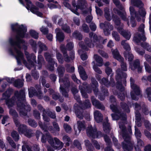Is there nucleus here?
Instances as JSON below:
<instances>
[{
    "instance_id": "nucleus-1",
    "label": "nucleus",
    "mask_w": 151,
    "mask_h": 151,
    "mask_svg": "<svg viewBox=\"0 0 151 151\" xmlns=\"http://www.w3.org/2000/svg\"><path fill=\"white\" fill-rule=\"evenodd\" d=\"M11 28L12 31L17 34L16 36V40L15 41L13 38H11L9 39V43L11 46L14 47L17 54L16 58L18 64L21 65V60L24 59V55L20 50H18L17 48L16 47L21 49V44L25 43V41L22 39L25 37L26 35H27V34L26 33L27 31V28L26 27H24L22 24L20 25L18 23H16L11 24Z\"/></svg>"
},
{
    "instance_id": "nucleus-2",
    "label": "nucleus",
    "mask_w": 151,
    "mask_h": 151,
    "mask_svg": "<svg viewBox=\"0 0 151 151\" xmlns=\"http://www.w3.org/2000/svg\"><path fill=\"white\" fill-rule=\"evenodd\" d=\"M116 73L117 75L115 78L116 81V88L118 91L116 90L115 94L117 95L118 97L123 101L125 99L126 92L125 91V88L123 86L122 83L125 86H126L127 74L122 72L120 68L117 69Z\"/></svg>"
},
{
    "instance_id": "nucleus-3",
    "label": "nucleus",
    "mask_w": 151,
    "mask_h": 151,
    "mask_svg": "<svg viewBox=\"0 0 151 151\" xmlns=\"http://www.w3.org/2000/svg\"><path fill=\"white\" fill-rule=\"evenodd\" d=\"M15 95L18 99L17 102V106L20 110L19 112L20 114L24 116H26L27 112L31 110V107L29 105H25L24 103L26 101L25 94L24 90L21 89L18 92L17 91L15 93Z\"/></svg>"
},
{
    "instance_id": "nucleus-4",
    "label": "nucleus",
    "mask_w": 151,
    "mask_h": 151,
    "mask_svg": "<svg viewBox=\"0 0 151 151\" xmlns=\"http://www.w3.org/2000/svg\"><path fill=\"white\" fill-rule=\"evenodd\" d=\"M145 26L144 24H141L138 28V30L139 31L142 32V35L137 33L135 34L133 38V40L137 43H139L141 40L144 42L146 41V38L144 35V28Z\"/></svg>"
},
{
    "instance_id": "nucleus-5",
    "label": "nucleus",
    "mask_w": 151,
    "mask_h": 151,
    "mask_svg": "<svg viewBox=\"0 0 151 151\" xmlns=\"http://www.w3.org/2000/svg\"><path fill=\"white\" fill-rule=\"evenodd\" d=\"M132 91L130 92V95L131 98L132 100L137 101L139 99L138 96L141 95V91L139 87L137 85L131 87Z\"/></svg>"
},
{
    "instance_id": "nucleus-6",
    "label": "nucleus",
    "mask_w": 151,
    "mask_h": 151,
    "mask_svg": "<svg viewBox=\"0 0 151 151\" xmlns=\"http://www.w3.org/2000/svg\"><path fill=\"white\" fill-rule=\"evenodd\" d=\"M55 32L56 33V37L57 40L60 42H63L65 38L64 33L58 28L55 29Z\"/></svg>"
},
{
    "instance_id": "nucleus-7",
    "label": "nucleus",
    "mask_w": 151,
    "mask_h": 151,
    "mask_svg": "<svg viewBox=\"0 0 151 151\" xmlns=\"http://www.w3.org/2000/svg\"><path fill=\"white\" fill-rule=\"evenodd\" d=\"M91 101L92 104L95 107L102 110H105V107L104 105L101 104L99 101L96 99L94 96L91 97Z\"/></svg>"
},
{
    "instance_id": "nucleus-8",
    "label": "nucleus",
    "mask_w": 151,
    "mask_h": 151,
    "mask_svg": "<svg viewBox=\"0 0 151 151\" xmlns=\"http://www.w3.org/2000/svg\"><path fill=\"white\" fill-rule=\"evenodd\" d=\"M96 131H97V129L96 128L93 129L92 126L88 127L86 130L87 136L93 138H96Z\"/></svg>"
},
{
    "instance_id": "nucleus-9",
    "label": "nucleus",
    "mask_w": 151,
    "mask_h": 151,
    "mask_svg": "<svg viewBox=\"0 0 151 151\" xmlns=\"http://www.w3.org/2000/svg\"><path fill=\"white\" fill-rule=\"evenodd\" d=\"M122 137L124 139L125 143H132L131 141V137L128 133L126 128L124 127L122 130Z\"/></svg>"
},
{
    "instance_id": "nucleus-10",
    "label": "nucleus",
    "mask_w": 151,
    "mask_h": 151,
    "mask_svg": "<svg viewBox=\"0 0 151 151\" xmlns=\"http://www.w3.org/2000/svg\"><path fill=\"white\" fill-rule=\"evenodd\" d=\"M52 126H49L48 129L50 131H51L52 132L56 133L60 131V128L58 124L55 121L52 122Z\"/></svg>"
},
{
    "instance_id": "nucleus-11",
    "label": "nucleus",
    "mask_w": 151,
    "mask_h": 151,
    "mask_svg": "<svg viewBox=\"0 0 151 151\" xmlns=\"http://www.w3.org/2000/svg\"><path fill=\"white\" fill-rule=\"evenodd\" d=\"M117 30L118 32L125 38L127 40H129L131 36L129 32L128 33L124 30H123V28L121 27H118Z\"/></svg>"
},
{
    "instance_id": "nucleus-12",
    "label": "nucleus",
    "mask_w": 151,
    "mask_h": 151,
    "mask_svg": "<svg viewBox=\"0 0 151 151\" xmlns=\"http://www.w3.org/2000/svg\"><path fill=\"white\" fill-rule=\"evenodd\" d=\"M9 114L12 116L13 119L15 124L17 125H18L19 124V121L17 119L18 115L16 111L11 109L9 110Z\"/></svg>"
},
{
    "instance_id": "nucleus-13",
    "label": "nucleus",
    "mask_w": 151,
    "mask_h": 151,
    "mask_svg": "<svg viewBox=\"0 0 151 151\" xmlns=\"http://www.w3.org/2000/svg\"><path fill=\"white\" fill-rule=\"evenodd\" d=\"M103 128L104 131L106 134H109L111 128L110 123L109 122V120L108 119L106 122H103Z\"/></svg>"
},
{
    "instance_id": "nucleus-14",
    "label": "nucleus",
    "mask_w": 151,
    "mask_h": 151,
    "mask_svg": "<svg viewBox=\"0 0 151 151\" xmlns=\"http://www.w3.org/2000/svg\"><path fill=\"white\" fill-rule=\"evenodd\" d=\"M92 85H91L93 89V91L94 93H97L98 91V88L99 84L98 82L95 78L92 77L91 79Z\"/></svg>"
},
{
    "instance_id": "nucleus-15",
    "label": "nucleus",
    "mask_w": 151,
    "mask_h": 151,
    "mask_svg": "<svg viewBox=\"0 0 151 151\" xmlns=\"http://www.w3.org/2000/svg\"><path fill=\"white\" fill-rule=\"evenodd\" d=\"M79 87L85 90L88 93H91L92 90V87L90 85L87 84L86 82H84L82 86H79Z\"/></svg>"
},
{
    "instance_id": "nucleus-16",
    "label": "nucleus",
    "mask_w": 151,
    "mask_h": 151,
    "mask_svg": "<svg viewBox=\"0 0 151 151\" xmlns=\"http://www.w3.org/2000/svg\"><path fill=\"white\" fill-rule=\"evenodd\" d=\"M122 144L124 151H131L133 150V146L132 143H125L123 142Z\"/></svg>"
},
{
    "instance_id": "nucleus-17",
    "label": "nucleus",
    "mask_w": 151,
    "mask_h": 151,
    "mask_svg": "<svg viewBox=\"0 0 151 151\" xmlns=\"http://www.w3.org/2000/svg\"><path fill=\"white\" fill-rule=\"evenodd\" d=\"M79 103L81 105L82 107L81 109H85L91 107V104L88 99H86L83 102L81 101L79 102Z\"/></svg>"
},
{
    "instance_id": "nucleus-18",
    "label": "nucleus",
    "mask_w": 151,
    "mask_h": 151,
    "mask_svg": "<svg viewBox=\"0 0 151 151\" xmlns=\"http://www.w3.org/2000/svg\"><path fill=\"white\" fill-rule=\"evenodd\" d=\"M113 27L111 28L110 22H106V24L103 29L104 34L105 35L108 36L110 34V30H112Z\"/></svg>"
},
{
    "instance_id": "nucleus-19",
    "label": "nucleus",
    "mask_w": 151,
    "mask_h": 151,
    "mask_svg": "<svg viewBox=\"0 0 151 151\" xmlns=\"http://www.w3.org/2000/svg\"><path fill=\"white\" fill-rule=\"evenodd\" d=\"M57 70L59 78H63L65 71V68L64 66L62 65H59L57 68Z\"/></svg>"
},
{
    "instance_id": "nucleus-20",
    "label": "nucleus",
    "mask_w": 151,
    "mask_h": 151,
    "mask_svg": "<svg viewBox=\"0 0 151 151\" xmlns=\"http://www.w3.org/2000/svg\"><path fill=\"white\" fill-rule=\"evenodd\" d=\"M54 140L55 143V144L57 145L55 146V145L54 146L56 147L55 149L57 150H59L62 149L63 146L64 144L57 137H55L54 138Z\"/></svg>"
},
{
    "instance_id": "nucleus-21",
    "label": "nucleus",
    "mask_w": 151,
    "mask_h": 151,
    "mask_svg": "<svg viewBox=\"0 0 151 151\" xmlns=\"http://www.w3.org/2000/svg\"><path fill=\"white\" fill-rule=\"evenodd\" d=\"M13 90L12 88H9L2 94V97L3 100H6L9 99L12 93Z\"/></svg>"
},
{
    "instance_id": "nucleus-22",
    "label": "nucleus",
    "mask_w": 151,
    "mask_h": 151,
    "mask_svg": "<svg viewBox=\"0 0 151 151\" xmlns=\"http://www.w3.org/2000/svg\"><path fill=\"white\" fill-rule=\"evenodd\" d=\"M80 107L78 106V107H76L75 106L74 109L75 110V113L78 118L80 119H82L83 118V112L81 111L79 108Z\"/></svg>"
},
{
    "instance_id": "nucleus-23",
    "label": "nucleus",
    "mask_w": 151,
    "mask_h": 151,
    "mask_svg": "<svg viewBox=\"0 0 151 151\" xmlns=\"http://www.w3.org/2000/svg\"><path fill=\"white\" fill-rule=\"evenodd\" d=\"M131 2L133 5L137 7L139 9L142 8L144 6L142 1L140 0H131Z\"/></svg>"
},
{
    "instance_id": "nucleus-24",
    "label": "nucleus",
    "mask_w": 151,
    "mask_h": 151,
    "mask_svg": "<svg viewBox=\"0 0 151 151\" xmlns=\"http://www.w3.org/2000/svg\"><path fill=\"white\" fill-rule=\"evenodd\" d=\"M16 127H18V131L19 133L23 134L26 129L27 128V126L24 124H20L19 122V124L17 125H15Z\"/></svg>"
},
{
    "instance_id": "nucleus-25",
    "label": "nucleus",
    "mask_w": 151,
    "mask_h": 151,
    "mask_svg": "<svg viewBox=\"0 0 151 151\" xmlns=\"http://www.w3.org/2000/svg\"><path fill=\"white\" fill-rule=\"evenodd\" d=\"M52 99L55 100H59L61 103L63 102L64 101V98L62 96H61L60 94L58 93H53L52 95Z\"/></svg>"
},
{
    "instance_id": "nucleus-26",
    "label": "nucleus",
    "mask_w": 151,
    "mask_h": 151,
    "mask_svg": "<svg viewBox=\"0 0 151 151\" xmlns=\"http://www.w3.org/2000/svg\"><path fill=\"white\" fill-rule=\"evenodd\" d=\"M94 58L96 63L98 64V66H101L103 64V60L102 58L97 54H94Z\"/></svg>"
},
{
    "instance_id": "nucleus-27",
    "label": "nucleus",
    "mask_w": 151,
    "mask_h": 151,
    "mask_svg": "<svg viewBox=\"0 0 151 151\" xmlns=\"http://www.w3.org/2000/svg\"><path fill=\"white\" fill-rule=\"evenodd\" d=\"M15 99L14 97L5 100L6 104L8 108L12 107L14 105Z\"/></svg>"
},
{
    "instance_id": "nucleus-28",
    "label": "nucleus",
    "mask_w": 151,
    "mask_h": 151,
    "mask_svg": "<svg viewBox=\"0 0 151 151\" xmlns=\"http://www.w3.org/2000/svg\"><path fill=\"white\" fill-rule=\"evenodd\" d=\"M86 4V0H78L77 4V8L81 10L84 9L85 7V5Z\"/></svg>"
},
{
    "instance_id": "nucleus-29",
    "label": "nucleus",
    "mask_w": 151,
    "mask_h": 151,
    "mask_svg": "<svg viewBox=\"0 0 151 151\" xmlns=\"http://www.w3.org/2000/svg\"><path fill=\"white\" fill-rule=\"evenodd\" d=\"M37 45L39 47V53H40L43 50L46 51L47 50V46L41 42H38Z\"/></svg>"
},
{
    "instance_id": "nucleus-30",
    "label": "nucleus",
    "mask_w": 151,
    "mask_h": 151,
    "mask_svg": "<svg viewBox=\"0 0 151 151\" xmlns=\"http://www.w3.org/2000/svg\"><path fill=\"white\" fill-rule=\"evenodd\" d=\"M36 56L33 54H31V55L27 57V61L31 65L34 66V63L32 60L36 63Z\"/></svg>"
},
{
    "instance_id": "nucleus-31",
    "label": "nucleus",
    "mask_w": 151,
    "mask_h": 151,
    "mask_svg": "<svg viewBox=\"0 0 151 151\" xmlns=\"http://www.w3.org/2000/svg\"><path fill=\"white\" fill-rule=\"evenodd\" d=\"M24 85L22 81L20 79H18L15 80L14 82V86L16 87L20 88L22 87Z\"/></svg>"
},
{
    "instance_id": "nucleus-32",
    "label": "nucleus",
    "mask_w": 151,
    "mask_h": 151,
    "mask_svg": "<svg viewBox=\"0 0 151 151\" xmlns=\"http://www.w3.org/2000/svg\"><path fill=\"white\" fill-rule=\"evenodd\" d=\"M112 52L114 58L119 61L123 58L120 55L119 52L117 50H113Z\"/></svg>"
},
{
    "instance_id": "nucleus-33",
    "label": "nucleus",
    "mask_w": 151,
    "mask_h": 151,
    "mask_svg": "<svg viewBox=\"0 0 151 151\" xmlns=\"http://www.w3.org/2000/svg\"><path fill=\"white\" fill-rule=\"evenodd\" d=\"M59 81L60 82L63 83L66 87L69 86L70 83L68 78L64 77L63 78H59Z\"/></svg>"
},
{
    "instance_id": "nucleus-34",
    "label": "nucleus",
    "mask_w": 151,
    "mask_h": 151,
    "mask_svg": "<svg viewBox=\"0 0 151 151\" xmlns=\"http://www.w3.org/2000/svg\"><path fill=\"white\" fill-rule=\"evenodd\" d=\"M120 106L122 109L125 112L129 113L130 112V109L129 105L124 102H121L120 104Z\"/></svg>"
},
{
    "instance_id": "nucleus-35",
    "label": "nucleus",
    "mask_w": 151,
    "mask_h": 151,
    "mask_svg": "<svg viewBox=\"0 0 151 151\" xmlns=\"http://www.w3.org/2000/svg\"><path fill=\"white\" fill-rule=\"evenodd\" d=\"M84 142L87 151H93V147L90 142L88 140H86Z\"/></svg>"
},
{
    "instance_id": "nucleus-36",
    "label": "nucleus",
    "mask_w": 151,
    "mask_h": 151,
    "mask_svg": "<svg viewBox=\"0 0 151 151\" xmlns=\"http://www.w3.org/2000/svg\"><path fill=\"white\" fill-rule=\"evenodd\" d=\"M113 21L116 25L119 26L121 24V21L120 18L116 15L113 14L112 17Z\"/></svg>"
},
{
    "instance_id": "nucleus-37",
    "label": "nucleus",
    "mask_w": 151,
    "mask_h": 151,
    "mask_svg": "<svg viewBox=\"0 0 151 151\" xmlns=\"http://www.w3.org/2000/svg\"><path fill=\"white\" fill-rule=\"evenodd\" d=\"M44 55L46 60L48 62V63L55 61L52 58L51 55L49 52H45L44 54Z\"/></svg>"
},
{
    "instance_id": "nucleus-38",
    "label": "nucleus",
    "mask_w": 151,
    "mask_h": 151,
    "mask_svg": "<svg viewBox=\"0 0 151 151\" xmlns=\"http://www.w3.org/2000/svg\"><path fill=\"white\" fill-rule=\"evenodd\" d=\"M29 43L30 45L31 46L33 51L35 52H36L37 49L36 42L33 39H31L29 40Z\"/></svg>"
},
{
    "instance_id": "nucleus-39",
    "label": "nucleus",
    "mask_w": 151,
    "mask_h": 151,
    "mask_svg": "<svg viewBox=\"0 0 151 151\" xmlns=\"http://www.w3.org/2000/svg\"><path fill=\"white\" fill-rule=\"evenodd\" d=\"M121 63V68H120L122 71H126L127 70V67L126 64L124 62V58L119 61Z\"/></svg>"
},
{
    "instance_id": "nucleus-40",
    "label": "nucleus",
    "mask_w": 151,
    "mask_h": 151,
    "mask_svg": "<svg viewBox=\"0 0 151 151\" xmlns=\"http://www.w3.org/2000/svg\"><path fill=\"white\" fill-rule=\"evenodd\" d=\"M125 57L127 58L129 62L132 61L134 58L133 55L129 52H124V53Z\"/></svg>"
},
{
    "instance_id": "nucleus-41",
    "label": "nucleus",
    "mask_w": 151,
    "mask_h": 151,
    "mask_svg": "<svg viewBox=\"0 0 151 151\" xmlns=\"http://www.w3.org/2000/svg\"><path fill=\"white\" fill-rule=\"evenodd\" d=\"M126 40H123L121 42V45L123 46L124 48L127 51L129 52L131 48L129 45L127 43L125 42Z\"/></svg>"
},
{
    "instance_id": "nucleus-42",
    "label": "nucleus",
    "mask_w": 151,
    "mask_h": 151,
    "mask_svg": "<svg viewBox=\"0 0 151 151\" xmlns=\"http://www.w3.org/2000/svg\"><path fill=\"white\" fill-rule=\"evenodd\" d=\"M61 29L64 32L67 34H70L71 33L70 27L66 24L62 26Z\"/></svg>"
},
{
    "instance_id": "nucleus-43",
    "label": "nucleus",
    "mask_w": 151,
    "mask_h": 151,
    "mask_svg": "<svg viewBox=\"0 0 151 151\" xmlns=\"http://www.w3.org/2000/svg\"><path fill=\"white\" fill-rule=\"evenodd\" d=\"M60 92L61 93L63 96L66 98H68V97L69 95L68 92L66 89L63 87L60 86Z\"/></svg>"
},
{
    "instance_id": "nucleus-44",
    "label": "nucleus",
    "mask_w": 151,
    "mask_h": 151,
    "mask_svg": "<svg viewBox=\"0 0 151 151\" xmlns=\"http://www.w3.org/2000/svg\"><path fill=\"white\" fill-rule=\"evenodd\" d=\"M72 35L73 37H75L76 39L77 40H82V35L81 33L78 32L77 31H74V32L73 33Z\"/></svg>"
},
{
    "instance_id": "nucleus-45",
    "label": "nucleus",
    "mask_w": 151,
    "mask_h": 151,
    "mask_svg": "<svg viewBox=\"0 0 151 151\" xmlns=\"http://www.w3.org/2000/svg\"><path fill=\"white\" fill-rule=\"evenodd\" d=\"M29 33L30 36L35 39H37L39 37V33L35 30H30Z\"/></svg>"
},
{
    "instance_id": "nucleus-46",
    "label": "nucleus",
    "mask_w": 151,
    "mask_h": 151,
    "mask_svg": "<svg viewBox=\"0 0 151 151\" xmlns=\"http://www.w3.org/2000/svg\"><path fill=\"white\" fill-rule=\"evenodd\" d=\"M11 136L14 140L16 142L18 141L19 139V134L16 131L14 130L11 133Z\"/></svg>"
},
{
    "instance_id": "nucleus-47",
    "label": "nucleus",
    "mask_w": 151,
    "mask_h": 151,
    "mask_svg": "<svg viewBox=\"0 0 151 151\" xmlns=\"http://www.w3.org/2000/svg\"><path fill=\"white\" fill-rule=\"evenodd\" d=\"M28 122L29 125L34 128L36 127L37 126V122L34 119L31 118L28 119Z\"/></svg>"
},
{
    "instance_id": "nucleus-48",
    "label": "nucleus",
    "mask_w": 151,
    "mask_h": 151,
    "mask_svg": "<svg viewBox=\"0 0 151 151\" xmlns=\"http://www.w3.org/2000/svg\"><path fill=\"white\" fill-rule=\"evenodd\" d=\"M44 61L43 56L41 55H38V56L37 64L39 66V69H40L42 67V63Z\"/></svg>"
},
{
    "instance_id": "nucleus-49",
    "label": "nucleus",
    "mask_w": 151,
    "mask_h": 151,
    "mask_svg": "<svg viewBox=\"0 0 151 151\" xmlns=\"http://www.w3.org/2000/svg\"><path fill=\"white\" fill-rule=\"evenodd\" d=\"M109 80L108 78L103 77L101 81H100L99 83L102 85H104L106 87H109Z\"/></svg>"
},
{
    "instance_id": "nucleus-50",
    "label": "nucleus",
    "mask_w": 151,
    "mask_h": 151,
    "mask_svg": "<svg viewBox=\"0 0 151 151\" xmlns=\"http://www.w3.org/2000/svg\"><path fill=\"white\" fill-rule=\"evenodd\" d=\"M48 132L46 133L45 134H42L41 139L42 142L43 143H46L48 138V136L50 135Z\"/></svg>"
},
{
    "instance_id": "nucleus-51",
    "label": "nucleus",
    "mask_w": 151,
    "mask_h": 151,
    "mask_svg": "<svg viewBox=\"0 0 151 151\" xmlns=\"http://www.w3.org/2000/svg\"><path fill=\"white\" fill-rule=\"evenodd\" d=\"M110 108L113 112L115 113H117V114H120V112L116 105L113 104H111L110 105Z\"/></svg>"
},
{
    "instance_id": "nucleus-52",
    "label": "nucleus",
    "mask_w": 151,
    "mask_h": 151,
    "mask_svg": "<svg viewBox=\"0 0 151 151\" xmlns=\"http://www.w3.org/2000/svg\"><path fill=\"white\" fill-rule=\"evenodd\" d=\"M77 124L78 129L79 132H80L81 130H84L85 129L86 127L84 124L81 121H78Z\"/></svg>"
},
{
    "instance_id": "nucleus-53",
    "label": "nucleus",
    "mask_w": 151,
    "mask_h": 151,
    "mask_svg": "<svg viewBox=\"0 0 151 151\" xmlns=\"http://www.w3.org/2000/svg\"><path fill=\"white\" fill-rule=\"evenodd\" d=\"M32 130L29 129L27 128L23 134L28 138H30L32 137Z\"/></svg>"
},
{
    "instance_id": "nucleus-54",
    "label": "nucleus",
    "mask_w": 151,
    "mask_h": 151,
    "mask_svg": "<svg viewBox=\"0 0 151 151\" xmlns=\"http://www.w3.org/2000/svg\"><path fill=\"white\" fill-rule=\"evenodd\" d=\"M103 137L106 144L108 145H110L111 143V142L109 136L106 134H104Z\"/></svg>"
},
{
    "instance_id": "nucleus-55",
    "label": "nucleus",
    "mask_w": 151,
    "mask_h": 151,
    "mask_svg": "<svg viewBox=\"0 0 151 151\" xmlns=\"http://www.w3.org/2000/svg\"><path fill=\"white\" fill-rule=\"evenodd\" d=\"M139 15L142 18H144L145 17L146 14V12L145 9L143 7L141 9H139Z\"/></svg>"
},
{
    "instance_id": "nucleus-56",
    "label": "nucleus",
    "mask_w": 151,
    "mask_h": 151,
    "mask_svg": "<svg viewBox=\"0 0 151 151\" xmlns=\"http://www.w3.org/2000/svg\"><path fill=\"white\" fill-rule=\"evenodd\" d=\"M7 140L9 144L14 149H15L16 147V145L15 142L12 139L11 137H7Z\"/></svg>"
},
{
    "instance_id": "nucleus-57",
    "label": "nucleus",
    "mask_w": 151,
    "mask_h": 151,
    "mask_svg": "<svg viewBox=\"0 0 151 151\" xmlns=\"http://www.w3.org/2000/svg\"><path fill=\"white\" fill-rule=\"evenodd\" d=\"M112 35L116 41H119L120 40L119 35L117 32L113 31L112 33Z\"/></svg>"
},
{
    "instance_id": "nucleus-58",
    "label": "nucleus",
    "mask_w": 151,
    "mask_h": 151,
    "mask_svg": "<svg viewBox=\"0 0 151 151\" xmlns=\"http://www.w3.org/2000/svg\"><path fill=\"white\" fill-rule=\"evenodd\" d=\"M56 57L59 63L61 64L63 63L64 62V60L63 59L62 55L59 52L57 53Z\"/></svg>"
},
{
    "instance_id": "nucleus-59",
    "label": "nucleus",
    "mask_w": 151,
    "mask_h": 151,
    "mask_svg": "<svg viewBox=\"0 0 151 151\" xmlns=\"http://www.w3.org/2000/svg\"><path fill=\"white\" fill-rule=\"evenodd\" d=\"M135 135L137 139L140 138L142 136L140 130L136 126L135 127Z\"/></svg>"
},
{
    "instance_id": "nucleus-60",
    "label": "nucleus",
    "mask_w": 151,
    "mask_h": 151,
    "mask_svg": "<svg viewBox=\"0 0 151 151\" xmlns=\"http://www.w3.org/2000/svg\"><path fill=\"white\" fill-rule=\"evenodd\" d=\"M74 145L79 150L82 149L81 145L80 142L78 139L74 140L73 142Z\"/></svg>"
},
{
    "instance_id": "nucleus-61",
    "label": "nucleus",
    "mask_w": 151,
    "mask_h": 151,
    "mask_svg": "<svg viewBox=\"0 0 151 151\" xmlns=\"http://www.w3.org/2000/svg\"><path fill=\"white\" fill-rule=\"evenodd\" d=\"M33 114L35 119H40V113L36 109L34 110Z\"/></svg>"
},
{
    "instance_id": "nucleus-62",
    "label": "nucleus",
    "mask_w": 151,
    "mask_h": 151,
    "mask_svg": "<svg viewBox=\"0 0 151 151\" xmlns=\"http://www.w3.org/2000/svg\"><path fill=\"white\" fill-rule=\"evenodd\" d=\"M116 13L117 14L119 15L123 20L125 21L126 19V17L125 15L120 10H117Z\"/></svg>"
},
{
    "instance_id": "nucleus-63",
    "label": "nucleus",
    "mask_w": 151,
    "mask_h": 151,
    "mask_svg": "<svg viewBox=\"0 0 151 151\" xmlns=\"http://www.w3.org/2000/svg\"><path fill=\"white\" fill-rule=\"evenodd\" d=\"M79 89L80 90L81 95L82 97L85 98H87L88 97V95L87 94V92L85 90L83 89L81 87H79Z\"/></svg>"
},
{
    "instance_id": "nucleus-64",
    "label": "nucleus",
    "mask_w": 151,
    "mask_h": 151,
    "mask_svg": "<svg viewBox=\"0 0 151 151\" xmlns=\"http://www.w3.org/2000/svg\"><path fill=\"white\" fill-rule=\"evenodd\" d=\"M146 91L149 100L151 101V88L150 87L147 88Z\"/></svg>"
}]
</instances>
